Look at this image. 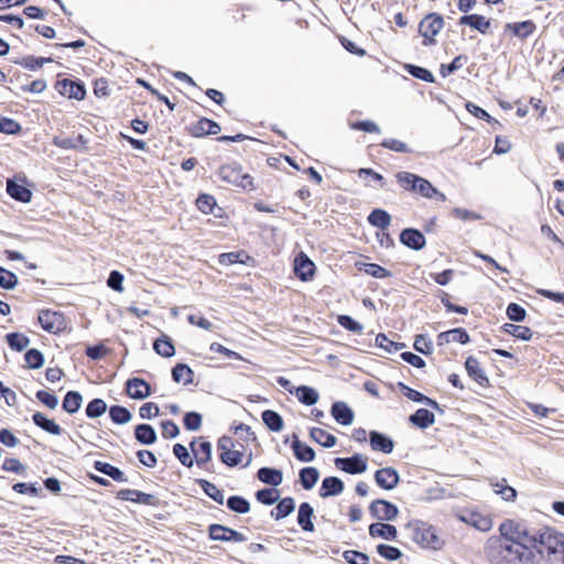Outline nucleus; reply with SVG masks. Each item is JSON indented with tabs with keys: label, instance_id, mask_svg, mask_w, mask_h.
Instances as JSON below:
<instances>
[{
	"label": "nucleus",
	"instance_id": "nucleus-1",
	"mask_svg": "<svg viewBox=\"0 0 564 564\" xmlns=\"http://www.w3.org/2000/svg\"><path fill=\"white\" fill-rule=\"evenodd\" d=\"M499 536H490L485 554L490 564H535L530 529L522 521L507 519L499 525Z\"/></svg>",
	"mask_w": 564,
	"mask_h": 564
},
{
	"label": "nucleus",
	"instance_id": "nucleus-2",
	"mask_svg": "<svg viewBox=\"0 0 564 564\" xmlns=\"http://www.w3.org/2000/svg\"><path fill=\"white\" fill-rule=\"evenodd\" d=\"M531 546L534 553L543 556L544 554L557 555L564 553V534L551 528H542L539 530L530 529Z\"/></svg>",
	"mask_w": 564,
	"mask_h": 564
},
{
	"label": "nucleus",
	"instance_id": "nucleus-3",
	"mask_svg": "<svg viewBox=\"0 0 564 564\" xmlns=\"http://www.w3.org/2000/svg\"><path fill=\"white\" fill-rule=\"evenodd\" d=\"M409 538L422 549L441 550L443 541L438 538L436 529L429 522L411 520L404 525Z\"/></svg>",
	"mask_w": 564,
	"mask_h": 564
},
{
	"label": "nucleus",
	"instance_id": "nucleus-4",
	"mask_svg": "<svg viewBox=\"0 0 564 564\" xmlns=\"http://www.w3.org/2000/svg\"><path fill=\"white\" fill-rule=\"evenodd\" d=\"M444 26L443 15L436 12L427 13L419 23V34L423 37L424 46L436 44L435 36Z\"/></svg>",
	"mask_w": 564,
	"mask_h": 564
},
{
	"label": "nucleus",
	"instance_id": "nucleus-5",
	"mask_svg": "<svg viewBox=\"0 0 564 564\" xmlns=\"http://www.w3.org/2000/svg\"><path fill=\"white\" fill-rule=\"evenodd\" d=\"M395 180L404 191L420 194L422 197L430 183L427 178L406 171L395 173Z\"/></svg>",
	"mask_w": 564,
	"mask_h": 564
},
{
	"label": "nucleus",
	"instance_id": "nucleus-6",
	"mask_svg": "<svg viewBox=\"0 0 564 564\" xmlns=\"http://www.w3.org/2000/svg\"><path fill=\"white\" fill-rule=\"evenodd\" d=\"M208 539L215 542H246L247 538L236 529L220 523H212L207 528Z\"/></svg>",
	"mask_w": 564,
	"mask_h": 564
},
{
	"label": "nucleus",
	"instance_id": "nucleus-7",
	"mask_svg": "<svg viewBox=\"0 0 564 564\" xmlns=\"http://www.w3.org/2000/svg\"><path fill=\"white\" fill-rule=\"evenodd\" d=\"M334 464L336 468L349 475L364 474L368 468L367 457L359 453L348 457H336Z\"/></svg>",
	"mask_w": 564,
	"mask_h": 564
},
{
	"label": "nucleus",
	"instance_id": "nucleus-8",
	"mask_svg": "<svg viewBox=\"0 0 564 564\" xmlns=\"http://www.w3.org/2000/svg\"><path fill=\"white\" fill-rule=\"evenodd\" d=\"M369 513L372 519L378 521H393L399 516V508L387 499H376L369 506Z\"/></svg>",
	"mask_w": 564,
	"mask_h": 564
},
{
	"label": "nucleus",
	"instance_id": "nucleus-9",
	"mask_svg": "<svg viewBox=\"0 0 564 564\" xmlns=\"http://www.w3.org/2000/svg\"><path fill=\"white\" fill-rule=\"evenodd\" d=\"M56 91L68 99L83 100L86 97L85 84L79 79H58L55 83Z\"/></svg>",
	"mask_w": 564,
	"mask_h": 564
},
{
	"label": "nucleus",
	"instance_id": "nucleus-10",
	"mask_svg": "<svg viewBox=\"0 0 564 564\" xmlns=\"http://www.w3.org/2000/svg\"><path fill=\"white\" fill-rule=\"evenodd\" d=\"M7 193L12 199L23 204L30 203L33 195L32 191L28 187V181L25 176L21 178H18L17 176L13 178H8Z\"/></svg>",
	"mask_w": 564,
	"mask_h": 564
},
{
	"label": "nucleus",
	"instance_id": "nucleus-11",
	"mask_svg": "<svg viewBox=\"0 0 564 564\" xmlns=\"http://www.w3.org/2000/svg\"><path fill=\"white\" fill-rule=\"evenodd\" d=\"M124 391L133 400H144L152 394L151 384L143 378L131 377L124 382Z\"/></svg>",
	"mask_w": 564,
	"mask_h": 564
},
{
	"label": "nucleus",
	"instance_id": "nucleus-12",
	"mask_svg": "<svg viewBox=\"0 0 564 564\" xmlns=\"http://www.w3.org/2000/svg\"><path fill=\"white\" fill-rule=\"evenodd\" d=\"M117 499L122 501H131L139 505L158 507L160 500L152 494L143 492L137 489H120L116 495Z\"/></svg>",
	"mask_w": 564,
	"mask_h": 564
},
{
	"label": "nucleus",
	"instance_id": "nucleus-13",
	"mask_svg": "<svg viewBox=\"0 0 564 564\" xmlns=\"http://www.w3.org/2000/svg\"><path fill=\"white\" fill-rule=\"evenodd\" d=\"M376 485L383 490H393L400 482V474L394 467H383L375 471Z\"/></svg>",
	"mask_w": 564,
	"mask_h": 564
},
{
	"label": "nucleus",
	"instance_id": "nucleus-14",
	"mask_svg": "<svg viewBox=\"0 0 564 564\" xmlns=\"http://www.w3.org/2000/svg\"><path fill=\"white\" fill-rule=\"evenodd\" d=\"M37 321L41 327L51 334H57L63 329L64 316L62 313L51 310H41L37 315Z\"/></svg>",
	"mask_w": 564,
	"mask_h": 564
},
{
	"label": "nucleus",
	"instance_id": "nucleus-15",
	"mask_svg": "<svg viewBox=\"0 0 564 564\" xmlns=\"http://www.w3.org/2000/svg\"><path fill=\"white\" fill-rule=\"evenodd\" d=\"M316 272L315 263L304 252H300L294 258V273L303 282L311 281Z\"/></svg>",
	"mask_w": 564,
	"mask_h": 564
},
{
	"label": "nucleus",
	"instance_id": "nucleus-16",
	"mask_svg": "<svg viewBox=\"0 0 564 564\" xmlns=\"http://www.w3.org/2000/svg\"><path fill=\"white\" fill-rule=\"evenodd\" d=\"M399 240L404 247L413 251H420L426 245V238L424 234L421 230L412 227L402 229L399 236Z\"/></svg>",
	"mask_w": 564,
	"mask_h": 564
},
{
	"label": "nucleus",
	"instance_id": "nucleus-17",
	"mask_svg": "<svg viewBox=\"0 0 564 564\" xmlns=\"http://www.w3.org/2000/svg\"><path fill=\"white\" fill-rule=\"evenodd\" d=\"M187 129L189 134L194 138H205L207 135H214L219 133L221 130L218 122L206 117H203L196 122L192 123Z\"/></svg>",
	"mask_w": 564,
	"mask_h": 564
},
{
	"label": "nucleus",
	"instance_id": "nucleus-18",
	"mask_svg": "<svg viewBox=\"0 0 564 564\" xmlns=\"http://www.w3.org/2000/svg\"><path fill=\"white\" fill-rule=\"evenodd\" d=\"M458 519L481 532H487L492 528L490 516L477 511H464L458 516Z\"/></svg>",
	"mask_w": 564,
	"mask_h": 564
},
{
	"label": "nucleus",
	"instance_id": "nucleus-19",
	"mask_svg": "<svg viewBox=\"0 0 564 564\" xmlns=\"http://www.w3.org/2000/svg\"><path fill=\"white\" fill-rule=\"evenodd\" d=\"M330 415L343 426L352 424L355 420L354 410L344 401H335L330 406Z\"/></svg>",
	"mask_w": 564,
	"mask_h": 564
},
{
	"label": "nucleus",
	"instance_id": "nucleus-20",
	"mask_svg": "<svg viewBox=\"0 0 564 564\" xmlns=\"http://www.w3.org/2000/svg\"><path fill=\"white\" fill-rule=\"evenodd\" d=\"M369 443L375 452L391 454L394 449V441L389 435L376 430L369 432Z\"/></svg>",
	"mask_w": 564,
	"mask_h": 564
},
{
	"label": "nucleus",
	"instance_id": "nucleus-21",
	"mask_svg": "<svg viewBox=\"0 0 564 564\" xmlns=\"http://www.w3.org/2000/svg\"><path fill=\"white\" fill-rule=\"evenodd\" d=\"M368 533L372 539L380 538L386 541H395L398 538V529L395 525L377 521L369 525Z\"/></svg>",
	"mask_w": 564,
	"mask_h": 564
},
{
	"label": "nucleus",
	"instance_id": "nucleus-22",
	"mask_svg": "<svg viewBox=\"0 0 564 564\" xmlns=\"http://www.w3.org/2000/svg\"><path fill=\"white\" fill-rule=\"evenodd\" d=\"M291 448L295 458L302 463H311L316 457L314 448L303 443L296 433L292 434Z\"/></svg>",
	"mask_w": 564,
	"mask_h": 564
},
{
	"label": "nucleus",
	"instance_id": "nucleus-23",
	"mask_svg": "<svg viewBox=\"0 0 564 564\" xmlns=\"http://www.w3.org/2000/svg\"><path fill=\"white\" fill-rule=\"evenodd\" d=\"M345 489L344 481L337 476H328L322 480L318 495L321 498L326 499L340 495Z\"/></svg>",
	"mask_w": 564,
	"mask_h": 564
},
{
	"label": "nucleus",
	"instance_id": "nucleus-24",
	"mask_svg": "<svg viewBox=\"0 0 564 564\" xmlns=\"http://www.w3.org/2000/svg\"><path fill=\"white\" fill-rule=\"evenodd\" d=\"M465 369L467 375L480 387H489V378L485 370L480 367L479 361L474 356H469L465 360Z\"/></svg>",
	"mask_w": 564,
	"mask_h": 564
},
{
	"label": "nucleus",
	"instance_id": "nucleus-25",
	"mask_svg": "<svg viewBox=\"0 0 564 564\" xmlns=\"http://www.w3.org/2000/svg\"><path fill=\"white\" fill-rule=\"evenodd\" d=\"M458 25H467L481 34H487L491 25L490 19L477 13L464 14L458 21Z\"/></svg>",
	"mask_w": 564,
	"mask_h": 564
},
{
	"label": "nucleus",
	"instance_id": "nucleus-26",
	"mask_svg": "<svg viewBox=\"0 0 564 564\" xmlns=\"http://www.w3.org/2000/svg\"><path fill=\"white\" fill-rule=\"evenodd\" d=\"M313 517H314V508L312 507V505L306 501L301 502L299 506V509H297L296 521H297L299 527L304 532H310V533L314 532L315 525L313 522Z\"/></svg>",
	"mask_w": 564,
	"mask_h": 564
},
{
	"label": "nucleus",
	"instance_id": "nucleus-27",
	"mask_svg": "<svg viewBox=\"0 0 564 564\" xmlns=\"http://www.w3.org/2000/svg\"><path fill=\"white\" fill-rule=\"evenodd\" d=\"M256 476L259 481L273 488L283 482V471L275 467H261L258 469Z\"/></svg>",
	"mask_w": 564,
	"mask_h": 564
},
{
	"label": "nucleus",
	"instance_id": "nucleus-28",
	"mask_svg": "<svg viewBox=\"0 0 564 564\" xmlns=\"http://www.w3.org/2000/svg\"><path fill=\"white\" fill-rule=\"evenodd\" d=\"M32 422L35 426L51 435H61L63 432L62 427L54 419L39 411L32 414Z\"/></svg>",
	"mask_w": 564,
	"mask_h": 564
},
{
	"label": "nucleus",
	"instance_id": "nucleus-29",
	"mask_svg": "<svg viewBox=\"0 0 564 564\" xmlns=\"http://www.w3.org/2000/svg\"><path fill=\"white\" fill-rule=\"evenodd\" d=\"M408 420L411 425L420 430H426L435 423V414L429 409L420 408Z\"/></svg>",
	"mask_w": 564,
	"mask_h": 564
},
{
	"label": "nucleus",
	"instance_id": "nucleus-30",
	"mask_svg": "<svg viewBox=\"0 0 564 564\" xmlns=\"http://www.w3.org/2000/svg\"><path fill=\"white\" fill-rule=\"evenodd\" d=\"M505 30L510 31L516 37L525 40L535 32L536 25L532 20H524L521 22L507 23Z\"/></svg>",
	"mask_w": 564,
	"mask_h": 564
},
{
	"label": "nucleus",
	"instance_id": "nucleus-31",
	"mask_svg": "<svg viewBox=\"0 0 564 564\" xmlns=\"http://www.w3.org/2000/svg\"><path fill=\"white\" fill-rule=\"evenodd\" d=\"M94 469L107 477L111 478L117 482H127L128 478L126 474L117 466L111 465L107 462L95 460L93 465Z\"/></svg>",
	"mask_w": 564,
	"mask_h": 564
},
{
	"label": "nucleus",
	"instance_id": "nucleus-32",
	"mask_svg": "<svg viewBox=\"0 0 564 564\" xmlns=\"http://www.w3.org/2000/svg\"><path fill=\"white\" fill-rule=\"evenodd\" d=\"M134 438L141 445H152L158 440V434L155 429L148 423H140L134 426Z\"/></svg>",
	"mask_w": 564,
	"mask_h": 564
},
{
	"label": "nucleus",
	"instance_id": "nucleus-33",
	"mask_svg": "<svg viewBox=\"0 0 564 564\" xmlns=\"http://www.w3.org/2000/svg\"><path fill=\"white\" fill-rule=\"evenodd\" d=\"M196 206L206 215L213 214L215 217H221L223 209L217 206L216 198L210 194L200 193L196 198Z\"/></svg>",
	"mask_w": 564,
	"mask_h": 564
},
{
	"label": "nucleus",
	"instance_id": "nucleus-34",
	"mask_svg": "<svg viewBox=\"0 0 564 564\" xmlns=\"http://www.w3.org/2000/svg\"><path fill=\"white\" fill-rule=\"evenodd\" d=\"M276 506L271 510L270 516L279 521L285 519L295 510V500L292 497L279 498Z\"/></svg>",
	"mask_w": 564,
	"mask_h": 564
},
{
	"label": "nucleus",
	"instance_id": "nucleus-35",
	"mask_svg": "<svg viewBox=\"0 0 564 564\" xmlns=\"http://www.w3.org/2000/svg\"><path fill=\"white\" fill-rule=\"evenodd\" d=\"M250 261L253 262L254 259L243 250L224 252L218 256V263L225 267L238 263L248 264Z\"/></svg>",
	"mask_w": 564,
	"mask_h": 564
},
{
	"label": "nucleus",
	"instance_id": "nucleus-36",
	"mask_svg": "<svg viewBox=\"0 0 564 564\" xmlns=\"http://www.w3.org/2000/svg\"><path fill=\"white\" fill-rule=\"evenodd\" d=\"M172 380L175 383L183 382L184 386L194 383L195 373L185 362H177L171 370Z\"/></svg>",
	"mask_w": 564,
	"mask_h": 564
},
{
	"label": "nucleus",
	"instance_id": "nucleus-37",
	"mask_svg": "<svg viewBox=\"0 0 564 564\" xmlns=\"http://www.w3.org/2000/svg\"><path fill=\"white\" fill-rule=\"evenodd\" d=\"M293 393L296 395L299 402L306 406H312L319 400L318 391L311 386L301 384L295 387Z\"/></svg>",
	"mask_w": 564,
	"mask_h": 564
},
{
	"label": "nucleus",
	"instance_id": "nucleus-38",
	"mask_svg": "<svg viewBox=\"0 0 564 564\" xmlns=\"http://www.w3.org/2000/svg\"><path fill=\"white\" fill-rule=\"evenodd\" d=\"M153 350L163 358H171L175 355V346L172 338L162 333L154 341H153Z\"/></svg>",
	"mask_w": 564,
	"mask_h": 564
},
{
	"label": "nucleus",
	"instance_id": "nucleus-39",
	"mask_svg": "<svg viewBox=\"0 0 564 564\" xmlns=\"http://www.w3.org/2000/svg\"><path fill=\"white\" fill-rule=\"evenodd\" d=\"M355 267L358 271L365 272L366 274L376 279H386L392 276V272L373 262L357 261Z\"/></svg>",
	"mask_w": 564,
	"mask_h": 564
},
{
	"label": "nucleus",
	"instance_id": "nucleus-40",
	"mask_svg": "<svg viewBox=\"0 0 564 564\" xmlns=\"http://www.w3.org/2000/svg\"><path fill=\"white\" fill-rule=\"evenodd\" d=\"M83 401L84 399L79 391L69 390L63 398L62 409L68 414H75L80 410Z\"/></svg>",
	"mask_w": 564,
	"mask_h": 564
},
{
	"label": "nucleus",
	"instance_id": "nucleus-41",
	"mask_svg": "<svg viewBox=\"0 0 564 564\" xmlns=\"http://www.w3.org/2000/svg\"><path fill=\"white\" fill-rule=\"evenodd\" d=\"M15 65H20L28 70L35 72L43 67L45 64L53 63V57H37L33 55L23 56L21 58H14L12 61Z\"/></svg>",
	"mask_w": 564,
	"mask_h": 564
},
{
	"label": "nucleus",
	"instance_id": "nucleus-42",
	"mask_svg": "<svg viewBox=\"0 0 564 564\" xmlns=\"http://www.w3.org/2000/svg\"><path fill=\"white\" fill-rule=\"evenodd\" d=\"M319 479V470L314 466H306L299 471V481L303 489L311 490Z\"/></svg>",
	"mask_w": 564,
	"mask_h": 564
},
{
	"label": "nucleus",
	"instance_id": "nucleus-43",
	"mask_svg": "<svg viewBox=\"0 0 564 564\" xmlns=\"http://www.w3.org/2000/svg\"><path fill=\"white\" fill-rule=\"evenodd\" d=\"M241 170L242 169L239 163L232 162L221 165L219 167L218 175L224 182L237 186Z\"/></svg>",
	"mask_w": 564,
	"mask_h": 564
},
{
	"label": "nucleus",
	"instance_id": "nucleus-44",
	"mask_svg": "<svg viewBox=\"0 0 564 564\" xmlns=\"http://www.w3.org/2000/svg\"><path fill=\"white\" fill-rule=\"evenodd\" d=\"M391 215L382 208H373L367 217L368 223L376 228L386 230L391 224Z\"/></svg>",
	"mask_w": 564,
	"mask_h": 564
},
{
	"label": "nucleus",
	"instance_id": "nucleus-45",
	"mask_svg": "<svg viewBox=\"0 0 564 564\" xmlns=\"http://www.w3.org/2000/svg\"><path fill=\"white\" fill-rule=\"evenodd\" d=\"M501 332L505 334H508L510 336L516 337L517 339H520L522 341H529L532 339L533 332L528 326L522 325H516L512 323H505L501 326Z\"/></svg>",
	"mask_w": 564,
	"mask_h": 564
},
{
	"label": "nucleus",
	"instance_id": "nucleus-46",
	"mask_svg": "<svg viewBox=\"0 0 564 564\" xmlns=\"http://www.w3.org/2000/svg\"><path fill=\"white\" fill-rule=\"evenodd\" d=\"M310 437L325 448H332L336 445L337 438L321 427H311Z\"/></svg>",
	"mask_w": 564,
	"mask_h": 564
},
{
	"label": "nucleus",
	"instance_id": "nucleus-47",
	"mask_svg": "<svg viewBox=\"0 0 564 564\" xmlns=\"http://www.w3.org/2000/svg\"><path fill=\"white\" fill-rule=\"evenodd\" d=\"M198 458H194L195 463L198 467H206V465L212 460L213 457V445L212 442L206 437L200 436L197 451Z\"/></svg>",
	"mask_w": 564,
	"mask_h": 564
},
{
	"label": "nucleus",
	"instance_id": "nucleus-48",
	"mask_svg": "<svg viewBox=\"0 0 564 564\" xmlns=\"http://www.w3.org/2000/svg\"><path fill=\"white\" fill-rule=\"evenodd\" d=\"M196 484L202 488L204 494L208 496L212 500H214L218 505H223L225 501V495L221 489H219L215 484L207 479H196Z\"/></svg>",
	"mask_w": 564,
	"mask_h": 564
},
{
	"label": "nucleus",
	"instance_id": "nucleus-49",
	"mask_svg": "<svg viewBox=\"0 0 564 564\" xmlns=\"http://www.w3.org/2000/svg\"><path fill=\"white\" fill-rule=\"evenodd\" d=\"M262 421L267 429L271 432H280L283 430L284 421L280 413L274 410H264L261 413Z\"/></svg>",
	"mask_w": 564,
	"mask_h": 564
},
{
	"label": "nucleus",
	"instance_id": "nucleus-50",
	"mask_svg": "<svg viewBox=\"0 0 564 564\" xmlns=\"http://www.w3.org/2000/svg\"><path fill=\"white\" fill-rule=\"evenodd\" d=\"M109 417L113 424L124 425L132 420V413L123 405L115 404L108 409Z\"/></svg>",
	"mask_w": 564,
	"mask_h": 564
},
{
	"label": "nucleus",
	"instance_id": "nucleus-51",
	"mask_svg": "<svg viewBox=\"0 0 564 564\" xmlns=\"http://www.w3.org/2000/svg\"><path fill=\"white\" fill-rule=\"evenodd\" d=\"M226 505L230 511L238 514H246L251 509L249 500L239 495L229 496L226 500Z\"/></svg>",
	"mask_w": 564,
	"mask_h": 564
},
{
	"label": "nucleus",
	"instance_id": "nucleus-52",
	"mask_svg": "<svg viewBox=\"0 0 564 564\" xmlns=\"http://www.w3.org/2000/svg\"><path fill=\"white\" fill-rule=\"evenodd\" d=\"M6 343L14 351H23L30 344V338L20 332H12L6 335Z\"/></svg>",
	"mask_w": 564,
	"mask_h": 564
},
{
	"label": "nucleus",
	"instance_id": "nucleus-53",
	"mask_svg": "<svg viewBox=\"0 0 564 564\" xmlns=\"http://www.w3.org/2000/svg\"><path fill=\"white\" fill-rule=\"evenodd\" d=\"M403 69L416 79L425 83H435V76L433 73L423 66L415 64H404Z\"/></svg>",
	"mask_w": 564,
	"mask_h": 564
},
{
	"label": "nucleus",
	"instance_id": "nucleus-54",
	"mask_svg": "<svg viewBox=\"0 0 564 564\" xmlns=\"http://www.w3.org/2000/svg\"><path fill=\"white\" fill-rule=\"evenodd\" d=\"M108 410L106 401L101 398H95L89 401L85 408V414L88 419L95 420L102 416Z\"/></svg>",
	"mask_w": 564,
	"mask_h": 564
},
{
	"label": "nucleus",
	"instance_id": "nucleus-55",
	"mask_svg": "<svg viewBox=\"0 0 564 564\" xmlns=\"http://www.w3.org/2000/svg\"><path fill=\"white\" fill-rule=\"evenodd\" d=\"M256 500L264 506L274 505L280 498V491L273 487H264L254 494Z\"/></svg>",
	"mask_w": 564,
	"mask_h": 564
},
{
	"label": "nucleus",
	"instance_id": "nucleus-56",
	"mask_svg": "<svg viewBox=\"0 0 564 564\" xmlns=\"http://www.w3.org/2000/svg\"><path fill=\"white\" fill-rule=\"evenodd\" d=\"M376 346L386 350L389 354L397 352L406 347L404 343H398L388 338L384 333H379L376 336Z\"/></svg>",
	"mask_w": 564,
	"mask_h": 564
},
{
	"label": "nucleus",
	"instance_id": "nucleus-57",
	"mask_svg": "<svg viewBox=\"0 0 564 564\" xmlns=\"http://www.w3.org/2000/svg\"><path fill=\"white\" fill-rule=\"evenodd\" d=\"M465 108L470 115L475 116L476 118L484 120L494 127L500 126V122L497 119H495L492 116H490V113L487 110H485L484 108H481L480 106H478L471 101H467L465 104Z\"/></svg>",
	"mask_w": 564,
	"mask_h": 564
},
{
	"label": "nucleus",
	"instance_id": "nucleus-58",
	"mask_svg": "<svg viewBox=\"0 0 564 564\" xmlns=\"http://www.w3.org/2000/svg\"><path fill=\"white\" fill-rule=\"evenodd\" d=\"M24 360L26 362L28 368L30 369H40L43 367L45 362L44 354L37 348L26 349L24 354Z\"/></svg>",
	"mask_w": 564,
	"mask_h": 564
},
{
	"label": "nucleus",
	"instance_id": "nucleus-59",
	"mask_svg": "<svg viewBox=\"0 0 564 564\" xmlns=\"http://www.w3.org/2000/svg\"><path fill=\"white\" fill-rule=\"evenodd\" d=\"M377 553L387 561L394 562L403 556L402 551L393 545L380 543L376 546Z\"/></svg>",
	"mask_w": 564,
	"mask_h": 564
},
{
	"label": "nucleus",
	"instance_id": "nucleus-60",
	"mask_svg": "<svg viewBox=\"0 0 564 564\" xmlns=\"http://www.w3.org/2000/svg\"><path fill=\"white\" fill-rule=\"evenodd\" d=\"M494 491L499 495L505 501H514L517 498V490L507 484L505 478L501 481L492 484Z\"/></svg>",
	"mask_w": 564,
	"mask_h": 564
},
{
	"label": "nucleus",
	"instance_id": "nucleus-61",
	"mask_svg": "<svg viewBox=\"0 0 564 564\" xmlns=\"http://www.w3.org/2000/svg\"><path fill=\"white\" fill-rule=\"evenodd\" d=\"M336 321L339 326L348 332L360 334L364 330V325L350 315L339 314L336 316Z\"/></svg>",
	"mask_w": 564,
	"mask_h": 564
},
{
	"label": "nucleus",
	"instance_id": "nucleus-62",
	"mask_svg": "<svg viewBox=\"0 0 564 564\" xmlns=\"http://www.w3.org/2000/svg\"><path fill=\"white\" fill-rule=\"evenodd\" d=\"M203 415L196 411H188L183 416V425L186 431L196 432L202 427Z\"/></svg>",
	"mask_w": 564,
	"mask_h": 564
},
{
	"label": "nucleus",
	"instance_id": "nucleus-63",
	"mask_svg": "<svg viewBox=\"0 0 564 564\" xmlns=\"http://www.w3.org/2000/svg\"><path fill=\"white\" fill-rule=\"evenodd\" d=\"M413 348L425 356H429L433 352V343L429 335L426 334H417L414 336Z\"/></svg>",
	"mask_w": 564,
	"mask_h": 564
},
{
	"label": "nucleus",
	"instance_id": "nucleus-64",
	"mask_svg": "<svg viewBox=\"0 0 564 564\" xmlns=\"http://www.w3.org/2000/svg\"><path fill=\"white\" fill-rule=\"evenodd\" d=\"M343 557L348 564H369V555L357 550H347L343 552Z\"/></svg>",
	"mask_w": 564,
	"mask_h": 564
}]
</instances>
